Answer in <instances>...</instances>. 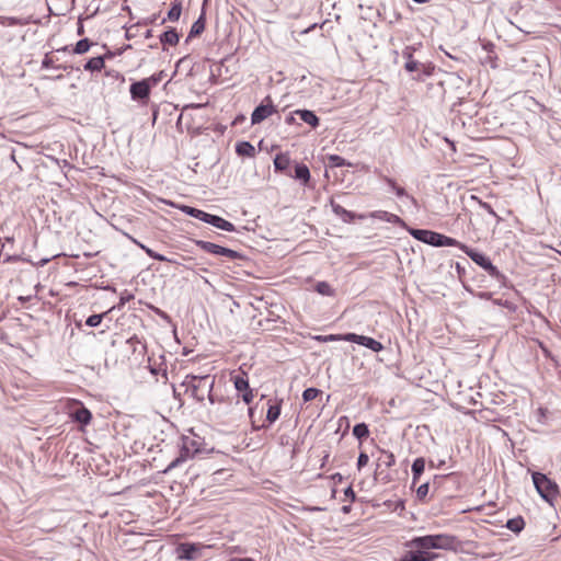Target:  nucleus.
I'll return each mask as SVG.
<instances>
[{
	"label": "nucleus",
	"mask_w": 561,
	"mask_h": 561,
	"mask_svg": "<svg viewBox=\"0 0 561 561\" xmlns=\"http://www.w3.org/2000/svg\"><path fill=\"white\" fill-rule=\"evenodd\" d=\"M455 542V537L447 534L415 537L405 543L401 561H433L437 558L433 549L449 550Z\"/></svg>",
	"instance_id": "1"
},
{
	"label": "nucleus",
	"mask_w": 561,
	"mask_h": 561,
	"mask_svg": "<svg viewBox=\"0 0 561 561\" xmlns=\"http://www.w3.org/2000/svg\"><path fill=\"white\" fill-rule=\"evenodd\" d=\"M213 414L218 423L230 425L242 420L244 407L241 404L239 398H228L218 401V405L214 408Z\"/></svg>",
	"instance_id": "2"
},
{
	"label": "nucleus",
	"mask_w": 561,
	"mask_h": 561,
	"mask_svg": "<svg viewBox=\"0 0 561 561\" xmlns=\"http://www.w3.org/2000/svg\"><path fill=\"white\" fill-rule=\"evenodd\" d=\"M533 481L537 492L545 501L552 504L553 501L557 500L559 495L558 485L556 482L551 481L546 474L540 472H534Z\"/></svg>",
	"instance_id": "3"
},
{
	"label": "nucleus",
	"mask_w": 561,
	"mask_h": 561,
	"mask_svg": "<svg viewBox=\"0 0 561 561\" xmlns=\"http://www.w3.org/2000/svg\"><path fill=\"white\" fill-rule=\"evenodd\" d=\"M65 412L72 419V421L88 425L92 420V413L88 410L83 403L77 399L68 398L64 402Z\"/></svg>",
	"instance_id": "4"
},
{
	"label": "nucleus",
	"mask_w": 561,
	"mask_h": 561,
	"mask_svg": "<svg viewBox=\"0 0 561 561\" xmlns=\"http://www.w3.org/2000/svg\"><path fill=\"white\" fill-rule=\"evenodd\" d=\"M230 380L242 401L250 405L254 399V390L250 387L248 374L241 369L233 370L230 374Z\"/></svg>",
	"instance_id": "5"
},
{
	"label": "nucleus",
	"mask_w": 561,
	"mask_h": 561,
	"mask_svg": "<svg viewBox=\"0 0 561 561\" xmlns=\"http://www.w3.org/2000/svg\"><path fill=\"white\" fill-rule=\"evenodd\" d=\"M396 465V457L393 453L380 449V455L376 461L375 479L380 480L385 483L391 481L389 469Z\"/></svg>",
	"instance_id": "6"
},
{
	"label": "nucleus",
	"mask_w": 561,
	"mask_h": 561,
	"mask_svg": "<svg viewBox=\"0 0 561 561\" xmlns=\"http://www.w3.org/2000/svg\"><path fill=\"white\" fill-rule=\"evenodd\" d=\"M199 451V443L190 436H183L181 443L180 456L172 460L169 466L163 470V472H168L175 468L180 462L187 460L193 457L196 453Z\"/></svg>",
	"instance_id": "7"
},
{
	"label": "nucleus",
	"mask_w": 561,
	"mask_h": 561,
	"mask_svg": "<svg viewBox=\"0 0 561 561\" xmlns=\"http://www.w3.org/2000/svg\"><path fill=\"white\" fill-rule=\"evenodd\" d=\"M462 252H465L476 264L482 267L488 274L494 278H503L504 275L499 271V268L492 264L491 260L485 256L483 253H480L471 248L462 247Z\"/></svg>",
	"instance_id": "8"
},
{
	"label": "nucleus",
	"mask_w": 561,
	"mask_h": 561,
	"mask_svg": "<svg viewBox=\"0 0 561 561\" xmlns=\"http://www.w3.org/2000/svg\"><path fill=\"white\" fill-rule=\"evenodd\" d=\"M195 244L203 251L214 255L222 256L228 261H236L243 257L239 252L234 250L221 247L209 241L195 240Z\"/></svg>",
	"instance_id": "9"
},
{
	"label": "nucleus",
	"mask_w": 561,
	"mask_h": 561,
	"mask_svg": "<svg viewBox=\"0 0 561 561\" xmlns=\"http://www.w3.org/2000/svg\"><path fill=\"white\" fill-rule=\"evenodd\" d=\"M157 83L158 79L154 77L146 78L141 81L134 82L129 89L131 99L137 101H147L150 95L151 87Z\"/></svg>",
	"instance_id": "10"
},
{
	"label": "nucleus",
	"mask_w": 561,
	"mask_h": 561,
	"mask_svg": "<svg viewBox=\"0 0 561 561\" xmlns=\"http://www.w3.org/2000/svg\"><path fill=\"white\" fill-rule=\"evenodd\" d=\"M276 107L273 104V100L270 95L265 96L262 103L255 107L251 115V123L253 125L262 123L267 117L275 114Z\"/></svg>",
	"instance_id": "11"
},
{
	"label": "nucleus",
	"mask_w": 561,
	"mask_h": 561,
	"mask_svg": "<svg viewBox=\"0 0 561 561\" xmlns=\"http://www.w3.org/2000/svg\"><path fill=\"white\" fill-rule=\"evenodd\" d=\"M345 341L357 343L376 353L381 352L383 350V345L380 342L376 341L373 337L359 335L356 333H346Z\"/></svg>",
	"instance_id": "12"
},
{
	"label": "nucleus",
	"mask_w": 561,
	"mask_h": 561,
	"mask_svg": "<svg viewBox=\"0 0 561 561\" xmlns=\"http://www.w3.org/2000/svg\"><path fill=\"white\" fill-rule=\"evenodd\" d=\"M202 548V543L183 542L178 546L176 553L179 559L194 560L199 556Z\"/></svg>",
	"instance_id": "13"
},
{
	"label": "nucleus",
	"mask_w": 561,
	"mask_h": 561,
	"mask_svg": "<svg viewBox=\"0 0 561 561\" xmlns=\"http://www.w3.org/2000/svg\"><path fill=\"white\" fill-rule=\"evenodd\" d=\"M410 234L426 244L437 247L438 241V232L426 230V229H409Z\"/></svg>",
	"instance_id": "14"
},
{
	"label": "nucleus",
	"mask_w": 561,
	"mask_h": 561,
	"mask_svg": "<svg viewBox=\"0 0 561 561\" xmlns=\"http://www.w3.org/2000/svg\"><path fill=\"white\" fill-rule=\"evenodd\" d=\"M331 206H332L333 213L336 216H339L344 222L351 224L356 218H358V219H366L367 218V216L365 214L356 215L355 213L345 209L343 206H341L340 204L334 203L333 201H331Z\"/></svg>",
	"instance_id": "15"
},
{
	"label": "nucleus",
	"mask_w": 561,
	"mask_h": 561,
	"mask_svg": "<svg viewBox=\"0 0 561 561\" xmlns=\"http://www.w3.org/2000/svg\"><path fill=\"white\" fill-rule=\"evenodd\" d=\"M366 216H367V218L378 219V220L387 221V222L394 224V225H401V226L404 225V221L398 215L386 211V210H375V211L369 213Z\"/></svg>",
	"instance_id": "16"
},
{
	"label": "nucleus",
	"mask_w": 561,
	"mask_h": 561,
	"mask_svg": "<svg viewBox=\"0 0 561 561\" xmlns=\"http://www.w3.org/2000/svg\"><path fill=\"white\" fill-rule=\"evenodd\" d=\"M206 222L215 226L216 228L225 230V231L232 232L236 230V227L232 222H230L219 216H216V215L209 214Z\"/></svg>",
	"instance_id": "17"
},
{
	"label": "nucleus",
	"mask_w": 561,
	"mask_h": 561,
	"mask_svg": "<svg viewBox=\"0 0 561 561\" xmlns=\"http://www.w3.org/2000/svg\"><path fill=\"white\" fill-rule=\"evenodd\" d=\"M130 240L137 245L139 247L142 251H145V253L150 256L151 259L153 260H157V261H160V262H168V263H175L173 260L162 255V254H159L157 252H154L152 249L148 248L147 245H145L144 243L139 242L138 240H136L135 238L130 237Z\"/></svg>",
	"instance_id": "18"
},
{
	"label": "nucleus",
	"mask_w": 561,
	"mask_h": 561,
	"mask_svg": "<svg viewBox=\"0 0 561 561\" xmlns=\"http://www.w3.org/2000/svg\"><path fill=\"white\" fill-rule=\"evenodd\" d=\"M294 113L298 115L301 121H304L306 124L310 125L313 128H316L319 125V118L312 111L297 110Z\"/></svg>",
	"instance_id": "19"
},
{
	"label": "nucleus",
	"mask_w": 561,
	"mask_h": 561,
	"mask_svg": "<svg viewBox=\"0 0 561 561\" xmlns=\"http://www.w3.org/2000/svg\"><path fill=\"white\" fill-rule=\"evenodd\" d=\"M290 165V157L286 152H280L274 158V167L276 171L285 172Z\"/></svg>",
	"instance_id": "20"
},
{
	"label": "nucleus",
	"mask_w": 561,
	"mask_h": 561,
	"mask_svg": "<svg viewBox=\"0 0 561 561\" xmlns=\"http://www.w3.org/2000/svg\"><path fill=\"white\" fill-rule=\"evenodd\" d=\"M236 152L240 157L252 158L255 156V148L249 141H240L236 145Z\"/></svg>",
	"instance_id": "21"
},
{
	"label": "nucleus",
	"mask_w": 561,
	"mask_h": 561,
	"mask_svg": "<svg viewBox=\"0 0 561 561\" xmlns=\"http://www.w3.org/2000/svg\"><path fill=\"white\" fill-rule=\"evenodd\" d=\"M403 56L407 58V62L404 65L407 71L413 72L420 70V62L414 60L411 47H407L403 50Z\"/></svg>",
	"instance_id": "22"
},
{
	"label": "nucleus",
	"mask_w": 561,
	"mask_h": 561,
	"mask_svg": "<svg viewBox=\"0 0 561 561\" xmlns=\"http://www.w3.org/2000/svg\"><path fill=\"white\" fill-rule=\"evenodd\" d=\"M180 209L185 213L186 215H190L194 218H197L204 222L207 221V218H208V213L204 211V210H201V209H197V208H194V207H191V206H186V205H183V206H180Z\"/></svg>",
	"instance_id": "23"
},
{
	"label": "nucleus",
	"mask_w": 561,
	"mask_h": 561,
	"mask_svg": "<svg viewBox=\"0 0 561 561\" xmlns=\"http://www.w3.org/2000/svg\"><path fill=\"white\" fill-rule=\"evenodd\" d=\"M438 241L437 247H456L462 251V247H467V244L459 242L458 240L440 234L438 233Z\"/></svg>",
	"instance_id": "24"
},
{
	"label": "nucleus",
	"mask_w": 561,
	"mask_h": 561,
	"mask_svg": "<svg viewBox=\"0 0 561 561\" xmlns=\"http://www.w3.org/2000/svg\"><path fill=\"white\" fill-rule=\"evenodd\" d=\"M105 66V62H104V58L99 56V57H93L91 59H89V61L84 65V69L88 70V71H101Z\"/></svg>",
	"instance_id": "25"
},
{
	"label": "nucleus",
	"mask_w": 561,
	"mask_h": 561,
	"mask_svg": "<svg viewBox=\"0 0 561 561\" xmlns=\"http://www.w3.org/2000/svg\"><path fill=\"white\" fill-rule=\"evenodd\" d=\"M295 179L301 180L305 184H307L310 180V171L306 164H297L295 167Z\"/></svg>",
	"instance_id": "26"
},
{
	"label": "nucleus",
	"mask_w": 561,
	"mask_h": 561,
	"mask_svg": "<svg viewBox=\"0 0 561 561\" xmlns=\"http://www.w3.org/2000/svg\"><path fill=\"white\" fill-rule=\"evenodd\" d=\"M506 527L511 531L518 534L525 528V520L522 516H517L515 518L508 519L506 523Z\"/></svg>",
	"instance_id": "27"
},
{
	"label": "nucleus",
	"mask_w": 561,
	"mask_h": 561,
	"mask_svg": "<svg viewBox=\"0 0 561 561\" xmlns=\"http://www.w3.org/2000/svg\"><path fill=\"white\" fill-rule=\"evenodd\" d=\"M280 403H282V401L270 404L267 413H266V420L270 424L274 423L279 417Z\"/></svg>",
	"instance_id": "28"
},
{
	"label": "nucleus",
	"mask_w": 561,
	"mask_h": 561,
	"mask_svg": "<svg viewBox=\"0 0 561 561\" xmlns=\"http://www.w3.org/2000/svg\"><path fill=\"white\" fill-rule=\"evenodd\" d=\"M424 469H425V460H424V458H416L413 461V465H412V472H413V481L414 482L421 477V474L424 472Z\"/></svg>",
	"instance_id": "29"
},
{
	"label": "nucleus",
	"mask_w": 561,
	"mask_h": 561,
	"mask_svg": "<svg viewBox=\"0 0 561 561\" xmlns=\"http://www.w3.org/2000/svg\"><path fill=\"white\" fill-rule=\"evenodd\" d=\"M180 37L175 30L165 31L161 36V42L169 45H176Z\"/></svg>",
	"instance_id": "30"
},
{
	"label": "nucleus",
	"mask_w": 561,
	"mask_h": 561,
	"mask_svg": "<svg viewBox=\"0 0 561 561\" xmlns=\"http://www.w3.org/2000/svg\"><path fill=\"white\" fill-rule=\"evenodd\" d=\"M353 435L358 439L367 438L369 436L368 426L365 423L356 424L353 427Z\"/></svg>",
	"instance_id": "31"
},
{
	"label": "nucleus",
	"mask_w": 561,
	"mask_h": 561,
	"mask_svg": "<svg viewBox=\"0 0 561 561\" xmlns=\"http://www.w3.org/2000/svg\"><path fill=\"white\" fill-rule=\"evenodd\" d=\"M90 47H91V42L88 38H83V39H80L76 44V46L73 48V53L81 55V54L87 53L90 49Z\"/></svg>",
	"instance_id": "32"
},
{
	"label": "nucleus",
	"mask_w": 561,
	"mask_h": 561,
	"mask_svg": "<svg viewBox=\"0 0 561 561\" xmlns=\"http://www.w3.org/2000/svg\"><path fill=\"white\" fill-rule=\"evenodd\" d=\"M316 290L321 294V295H324V296H332L333 295V289L331 287V285L327 282H320L317 284L316 286Z\"/></svg>",
	"instance_id": "33"
},
{
	"label": "nucleus",
	"mask_w": 561,
	"mask_h": 561,
	"mask_svg": "<svg viewBox=\"0 0 561 561\" xmlns=\"http://www.w3.org/2000/svg\"><path fill=\"white\" fill-rule=\"evenodd\" d=\"M320 393V390L316 388H308L302 392V399L308 402L314 400Z\"/></svg>",
	"instance_id": "34"
},
{
	"label": "nucleus",
	"mask_w": 561,
	"mask_h": 561,
	"mask_svg": "<svg viewBox=\"0 0 561 561\" xmlns=\"http://www.w3.org/2000/svg\"><path fill=\"white\" fill-rule=\"evenodd\" d=\"M182 9L180 4H174L168 12V19L170 21H178L181 15Z\"/></svg>",
	"instance_id": "35"
},
{
	"label": "nucleus",
	"mask_w": 561,
	"mask_h": 561,
	"mask_svg": "<svg viewBox=\"0 0 561 561\" xmlns=\"http://www.w3.org/2000/svg\"><path fill=\"white\" fill-rule=\"evenodd\" d=\"M388 185L396 192L398 196H404L407 195V192L403 187L397 185V183L392 179L386 180Z\"/></svg>",
	"instance_id": "36"
},
{
	"label": "nucleus",
	"mask_w": 561,
	"mask_h": 561,
	"mask_svg": "<svg viewBox=\"0 0 561 561\" xmlns=\"http://www.w3.org/2000/svg\"><path fill=\"white\" fill-rule=\"evenodd\" d=\"M104 314H92L87 319V325L89 327H98L103 319Z\"/></svg>",
	"instance_id": "37"
},
{
	"label": "nucleus",
	"mask_w": 561,
	"mask_h": 561,
	"mask_svg": "<svg viewBox=\"0 0 561 561\" xmlns=\"http://www.w3.org/2000/svg\"><path fill=\"white\" fill-rule=\"evenodd\" d=\"M430 485L428 483L421 484L416 490V496L420 500H424L428 494Z\"/></svg>",
	"instance_id": "38"
},
{
	"label": "nucleus",
	"mask_w": 561,
	"mask_h": 561,
	"mask_svg": "<svg viewBox=\"0 0 561 561\" xmlns=\"http://www.w3.org/2000/svg\"><path fill=\"white\" fill-rule=\"evenodd\" d=\"M369 461V457L366 453H360L357 459V468L360 470L363 467H365Z\"/></svg>",
	"instance_id": "39"
},
{
	"label": "nucleus",
	"mask_w": 561,
	"mask_h": 561,
	"mask_svg": "<svg viewBox=\"0 0 561 561\" xmlns=\"http://www.w3.org/2000/svg\"><path fill=\"white\" fill-rule=\"evenodd\" d=\"M346 334H329L323 337V342L345 341Z\"/></svg>",
	"instance_id": "40"
},
{
	"label": "nucleus",
	"mask_w": 561,
	"mask_h": 561,
	"mask_svg": "<svg viewBox=\"0 0 561 561\" xmlns=\"http://www.w3.org/2000/svg\"><path fill=\"white\" fill-rule=\"evenodd\" d=\"M330 161L335 165V167H342L344 165V159L340 156H330Z\"/></svg>",
	"instance_id": "41"
},
{
	"label": "nucleus",
	"mask_w": 561,
	"mask_h": 561,
	"mask_svg": "<svg viewBox=\"0 0 561 561\" xmlns=\"http://www.w3.org/2000/svg\"><path fill=\"white\" fill-rule=\"evenodd\" d=\"M203 30H204V24L199 23V21H198V22L194 23V25L191 30V34H199Z\"/></svg>",
	"instance_id": "42"
},
{
	"label": "nucleus",
	"mask_w": 561,
	"mask_h": 561,
	"mask_svg": "<svg viewBox=\"0 0 561 561\" xmlns=\"http://www.w3.org/2000/svg\"><path fill=\"white\" fill-rule=\"evenodd\" d=\"M139 343H140V340L138 339V336H137V335H133L131 337H129V339L127 340V344H129L134 350H135V346H136L137 344H139Z\"/></svg>",
	"instance_id": "43"
},
{
	"label": "nucleus",
	"mask_w": 561,
	"mask_h": 561,
	"mask_svg": "<svg viewBox=\"0 0 561 561\" xmlns=\"http://www.w3.org/2000/svg\"><path fill=\"white\" fill-rule=\"evenodd\" d=\"M345 496L351 497L352 500L355 499V493L351 486L345 490Z\"/></svg>",
	"instance_id": "44"
},
{
	"label": "nucleus",
	"mask_w": 561,
	"mask_h": 561,
	"mask_svg": "<svg viewBox=\"0 0 561 561\" xmlns=\"http://www.w3.org/2000/svg\"><path fill=\"white\" fill-rule=\"evenodd\" d=\"M483 207L492 215L496 216L495 211L492 209V207L488 204H484Z\"/></svg>",
	"instance_id": "45"
},
{
	"label": "nucleus",
	"mask_w": 561,
	"mask_h": 561,
	"mask_svg": "<svg viewBox=\"0 0 561 561\" xmlns=\"http://www.w3.org/2000/svg\"><path fill=\"white\" fill-rule=\"evenodd\" d=\"M229 561H254V560L251 558H234Z\"/></svg>",
	"instance_id": "46"
},
{
	"label": "nucleus",
	"mask_w": 561,
	"mask_h": 561,
	"mask_svg": "<svg viewBox=\"0 0 561 561\" xmlns=\"http://www.w3.org/2000/svg\"><path fill=\"white\" fill-rule=\"evenodd\" d=\"M248 414H249V417L252 420L253 419V414H254V408L253 407H249L248 408Z\"/></svg>",
	"instance_id": "47"
},
{
	"label": "nucleus",
	"mask_w": 561,
	"mask_h": 561,
	"mask_svg": "<svg viewBox=\"0 0 561 561\" xmlns=\"http://www.w3.org/2000/svg\"><path fill=\"white\" fill-rule=\"evenodd\" d=\"M317 24H312L311 26L307 27L305 31H302V34L309 33L313 28H316Z\"/></svg>",
	"instance_id": "48"
},
{
	"label": "nucleus",
	"mask_w": 561,
	"mask_h": 561,
	"mask_svg": "<svg viewBox=\"0 0 561 561\" xmlns=\"http://www.w3.org/2000/svg\"><path fill=\"white\" fill-rule=\"evenodd\" d=\"M324 336H325V335H316V336H313V340H316V341H318V342H322V343H324V342H323V337H324Z\"/></svg>",
	"instance_id": "49"
},
{
	"label": "nucleus",
	"mask_w": 561,
	"mask_h": 561,
	"mask_svg": "<svg viewBox=\"0 0 561 561\" xmlns=\"http://www.w3.org/2000/svg\"><path fill=\"white\" fill-rule=\"evenodd\" d=\"M293 121H294V117H288V118H287V123H289V124H290Z\"/></svg>",
	"instance_id": "50"
},
{
	"label": "nucleus",
	"mask_w": 561,
	"mask_h": 561,
	"mask_svg": "<svg viewBox=\"0 0 561 561\" xmlns=\"http://www.w3.org/2000/svg\"><path fill=\"white\" fill-rule=\"evenodd\" d=\"M209 400H210V402H211L213 404L215 403V400H214V398H213L211 396L209 397Z\"/></svg>",
	"instance_id": "51"
},
{
	"label": "nucleus",
	"mask_w": 561,
	"mask_h": 561,
	"mask_svg": "<svg viewBox=\"0 0 561 561\" xmlns=\"http://www.w3.org/2000/svg\"><path fill=\"white\" fill-rule=\"evenodd\" d=\"M335 477H339V479L342 478L340 473H336V474L333 476V478H335Z\"/></svg>",
	"instance_id": "52"
}]
</instances>
